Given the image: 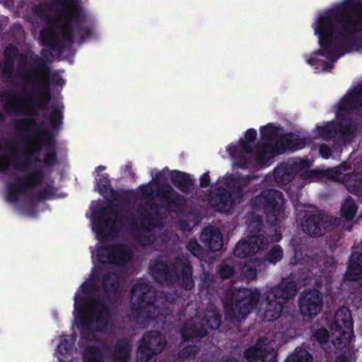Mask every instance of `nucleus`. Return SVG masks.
I'll list each match as a JSON object with an SVG mask.
<instances>
[{
	"instance_id": "nucleus-33",
	"label": "nucleus",
	"mask_w": 362,
	"mask_h": 362,
	"mask_svg": "<svg viewBox=\"0 0 362 362\" xmlns=\"http://www.w3.org/2000/svg\"><path fill=\"white\" fill-rule=\"evenodd\" d=\"M283 257V252L279 246L274 247L267 254V259L273 264L280 261Z\"/></svg>"
},
{
	"instance_id": "nucleus-23",
	"label": "nucleus",
	"mask_w": 362,
	"mask_h": 362,
	"mask_svg": "<svg viewBox=\"0 0 362 362\" xmlns=\"http://www.w3.org/2000/svg\"><path fill=\"white\" fill-rule=\"evenodd\" d=\"M94 317L98 328L103 329L107 325L110 317L109 312L103 304L96 305L94 308Z\"/></svg>"
},
{
	"instance_id": "nucleus-42",
	"label": "nucleus",
	"mask_w": 362,
	"mask_h": 362,
	"mask_svg": "<svg viewBox=\"0 0 362 362\" xmlns=\"http://www.w3.org/2000/svg\"><path fill=\"white\" fill-rule=\"evenodd\" d=\"M320 153L323 158H328L331 155V149L327 146H321Z\"/></svg>"
},
{
	"instance_id": "nucleus-13",
	"label": "nucleus",
	"mask_w": 362,
	"mask_h": 362,
	"mask_svg": "<svg viewBox=\"0 0 362 362\" xmlns=\"http://www.w3.org/2000/svg\"><path fill=\"white\" fill-rule=\"evenodd\" d=\"M337 218L327 215H315L308 218L303 223L302 227L305 233L310 235L320 236L330 225L337 226Z\"/></svg>"
},
{
	"instance_id": "nucleus-45",
	"label": "nucleus",
	"mask_w": 362,
	"mask_h": 362,
	"mask_svg": "<svg viewBox=\"0 0 362 362\" xmlns=\"http://www.w3.org/2000/svg\"><path fill=\"white\" fill-rule=\"evenodd\" d=\"M54 160V156L53 154H51L49 156H46L45 158V162L47 165H52Z\"/></svg>"
},
{
	"instance_id": "nucleus-43",
	"label": "nucleus",
	"mask_w": 362,
	"mask_h": 362,
	"mask_svg": "<svg viewBox=\"0 0 362 362\" xmlns=\"http://www.w3.org/2000/svg\"><path fill=\"white\" fill-rule=\"evenodd\" d=\"M58 350L62 354H66L69 350L68 341L66 339H62L58 346Z\"/></svg>"
},
{
	"instance_id": "nucleus-5",
	"label": "nucleus",
	"mask_w": 362,
	"mask_h": 362,
	"mask_svg": "<svg viewBox=\"0 0 362 362\" xmlns=\"http://www.w3.org/2000/svg\"><path fill=\"white\" fill-rule=\"evenodd\" d=\"M331 331L332 342L338 349H342L350 343L353 335V322L348 308L343 307L337 311Z\"/></svg>"
},
{
	"instance_id": "nucleus-20",
	"label": "nucleus",
	"mask_w": 362,
	"mask_h": 362,
	"mask_svg": "<svg viewBox=\"0 0 362 362\" xmlns=\"http://www.w3.org/2000/svg\"><path fill=\"white\" fill-rule=\"evenodd\" d=\"M202 241L211 251H218L223 247L222 237L218 229L206 228L202 235Z\"/></svg>"
},
{
	"instance_id": "nucleus-3",
	"label": "nucleus",
	"mask_w": 362,
	"mask_h": 362,
	"mask_svg": "<svg viewBox=\"0 0 362 362\" xmlns=\"http://www.w3.org/2000/svg\"><path fill=\"white\" fill-rule=\"evenodd\" d=\"M296 286L292 281H283L274 287L267 296L264 319L268 322L278 319L281 314L284 303L286 300L293 298L296 295Z\"/></svg>"
},
{
	"instance_id": "nucleus-21",
	"label": "nucleus",
	"mask_w": 362,
	"mask_h": 362,
	"mask_svg": "<svg viewBox=\"0 0 362 362\" xmlns=\"http://www.w3.org/2000/svg\"><path fill=\"white\" fill-rule=\"evenodd\" d=\"M346 276L349 280L362 279V254L356 252L351 255Z\"/></svg>"
},
{
	"instance_id": "nucleus-4",
	"label": "nucleus",
	"mask_w": 362,
	"mask_h": 362,
	"mask_svg": "<svg viewBox=\"0 0 362 362\" xmlns=\"http://www.w3.org/2000/svg\"><path fill=\"white\" fill-rule=\"evenodd\" d=\"M155 298V291L148 284L144 282L138 283L132 290L130 302L132 309L139 310V313L146 320L156 317L159 311L152 304Z\"/></svg>"
},
{
	"instance_id": "nucleus-25",
	"label": "nucleus",
	"mask_w": 362,
	"mask_h": 362,
	"mask_svg": "<svg viewBox=\"0 0 362 362\" xmlns=\"http://www.w3.org/2000/svg\"><path fill=\"white\" fill-rule=\"evenodd\" d=\"M357 206L351 198H347L342 204L340 212L341 216L347 220L354 218L356 214Z\"/></svg>"
},
{
	"instance_id": "nucleus-49",
	"label": "nucleus",
	"mask_w": 362,
	"mask_h": 362,
	"mask_svg": "<svg viewBox=\"0 0 362 362\" xmlns=\"http://www.w3.org/2000/svg\"><path fill=\"white\" fill-rule=\"evenodd\" d=\"M360 97H361V95H360V94H356V95H354V96L353 97V98H354V100H358Z\"/></svg>"
},
{
	"instance_id": "nucleus-22",
	"label": "nucleus",
	"mask_w": 362,
	"mask_h": 362,
	"mask_svg": "<svg viewBox=\"0 0 362 362\" xmlns=\"http://www.w3.org/2000/svg\"><path fill=\"white\" fill-rule=\"evenodd\" d=\"M131 346L127 341H122L118 343L113 354L114 362H127L129 356Z\"/></svg>"
},
{
	"instance_id": "nucleus-2",
	"label": "nucleus",
	"mask_w": 362,
	"mask_h": 362,
	"mask_svg": "<svg viewBox=\"0 0 362 362\" xmlns=\"http://www.w3.org/2000/svg\"><path fill=\"white\" fill-rule=\"evenodd\" d=\"M260 300L258 289L240 288L233 291L230 301L226 305V317L237 321L243 320L257 308Z\"/></svg>"
},
{
	"instance_id": "nucleus-50",
	"label": "nucleus",
	"mask_w": 362,
	"mask_h": 362,
	"mask_svg": "<svg viewBox=\"0 0 362 362\" xmlns=\"http://www.w3.org/2000/svg\"><path fill=\"white\" fill-rule=\"evenodd\" d=\"M225 362H237V361L235 358H229L228 360H227Z\"/></svg>"
},
{
	"instance_id": "nucleus-51",
	"label": "nucleus",
	"mask_w": 362,
	"mask_h": 362,
	"mask_svg": "<svg viewBox=\"0 0 362 362\" xmlns=\"http://www.w3.org/2000/svg\"><path fill=\"white\" fill-rule=\"evenodd\" d=\"M105 168L104 167H102V166H99L98 168V170H103Z\"/></svg>"
},
{
	"instance_id": "nucleus-46",
	"label": "nucleus",
	"mask_w": 362,
	"mask_h": 362,
	"mask_svg": "<svg viewBox=\"0 0 362 362\" xmlns=\"http://www.w3.org/2000/svg\"><path fill=\"white\" fill-rule=\"evenodd\" d=\"M247 267L244 268V272L245 276L247 277L248 279H252L255 276V272L254 270H251L249 274H247Z\"/></svg>"
},
{
	"instance_id": "nucleus-32",
	"label": "nucleus",
	"mask_w": 362,
	"mask_h": 362,
	"mask_svg": "<svg viewBox=\"0 0 362 362\" xmlns=\"http://www.w3.org/2000/svg\"><path fill=\"white\" fill-rule=\"evenodd\" d=\"M330 332H332L331 330ZM315 338L324 349L327 348L326 345L328 343L329 340H330L331 342L334 345L332 340V333L330 334H328L327 331L326 329H319L315 333Z\"/></svg>"
},
{
	"instance_id": "nucleus-12",
	"label": "nucleus",
	"mask_w": 362,
	"mask_h": 362,
	"mask_svg": "<svg viewBox=\"0 0 362 362\" xmlns=\"http://www.w3.org/2000/svg\"><path fill=\"white\" fill-rule=\"evenodd\" d=\"M239 182L233 181L232 187L237 189L233 190L232 192L228 189H221L211 200V206L217 211L221 212L228 211L233 204L240 202L241 193L239 189Z\"/></svg>"
},
{
	"instance_id": "nucleus-26",
	"label": "nucleus",
	"mask_w": 362,
	"mask_h": 362,
	"mask_svg": "<svg viewBox=\"0 0 362 362\" xmlns=\"http://www.w3.org/2000/svg\"><path fill=\"white\" fill-rule=\"evenodd\" d=\"M33 99H16L11 104V110H13V112L28 113L30 112L31 105L33 104Z\"/></svg>"
},
{
	"instance_id": "nucleus-31",
	"label": "nucleus",
	"mask_w": 362,
	"mask_h": 362,
	"mask_svg": "<svg viewBox=\"0 0 362 362\" xmlns=\"http://www.w3.org/2000/svg\"><path fill=\"white\" fill-rule=\"evenodd\" d=\"M83 358L84 362H102L100 351L94 347L87 349L84 352Z\"/></svg>"
},
{
	"instance_id": "nucleus-8",
	"label": "nucleus",
	"mask_w": 362,
	"mask_h": 362,
	"mask_svg": "<svg viewBox=\"0 0 362 362\" xmlns=\"http://www.w3.org/2000/svg\"><path fill=\"white\" fill-rule=\"evenodd\" d=\"M323 297L321 292L316 289L303 292L299 299L300 313L305 320L316 317L322 310Z\"/></svg>"
},
{
	"instance_id": "nucleus-30",
	"label": "nucleus",
	"mask_w": 362,
	"mask_h": 362,
	"mask_svg": "<svg viewBox=\"0 0 362 362\" xmlns=\"http://www.w3.org/2000/svg\"><path fill=\"white\" fill-rule=\"evenodd\" d=\"M182 284L187 289H191L194 286L192 278L191 267L189 265L182 267L181 275Z\"/></svg>"
},
{
	"instance_id": "nucleus-9",
	"label": "nucleus",
	"mask_w": 362,
	"mask_h": 362,
	"mask_svg": "<svg viewBox=\"0 0 362 362\" xmlns=\"http://www.w3.org/2000/svg\"><path fill=\"white\" fill-rule=\"evenodd\" d=\"M276 344L267 339H260L255 345L246 349L244 358L248 362L262 360V362H276L274 351Z\"/></svg>"
},
{
	"instance_id": "nucleus-24",
	"label": "nucleus",
	"mask_w": 362,
	"mask_h": 362,
	"mask_svg": "<svg viewBox=\"0 0 362 362\" xmlns=\"http://www.w3.org/2000/svg\"><path fill=\"white\" fill-rule=\"evenodd\" d=\"M153 276L158 281H170L167 266L163 262H158L151 267Z\"/></svg>"
},
{
	"instance_id": "nucleus-28",
	"label": "nucleus",
	"mask_w": 362,
	"mask_h": 362,
	"mask_svg": "<svg viewBox=\"0 0 362 362\" xmlns=\"http://www.w3.org/2000/svg\"><path fill=\"white\" fill-rule=\"evenodd\" d=\"M18 159L17 155L9 151L6 154L0 156V170H4L11 165V160L13 162L15 168H21V166L16 164V160Z\"/></svg>"
},
{
	"instance_id": "nucleus-34",
	"label": "nucleus",
	"mask_w": 362,
	"mask_h": 362,
	"mask_svg": "<svg viewBox=\"0 0 362 362\" xmlns=\"http://www.w3.org/2000/svg\"><path fill=\"white\" fill-rule=\"evenodd\" d=\"M184 177L185 175L181 174L180 173H176L173 176V182L174 184L180 187V189L182 190V191H187L189 189L190 187V182L189 181H187V180H184L183 183L182 182V180L184 179Z\"/></svg>"
},
{
	"instance_id": "nucleus-17",
	"label": "nucleus",
	"mask_w": 362,
	"mask_h": 362,
	"mask_svg": "<svg viewBox=\"0 0 362 362\" xmlns=\"http://www.w3.org/2000/svg\"><path fill=\"white\" fill-rule=\"evenodd\" d=\"M284 203L283 195L277 190L264 191L254 199V204L257 206H262L276 211L281 210Z\"/></svg>"
},
{
	"instance_id": "nucleus-39",
	"label": "nucleus",
	"mask_w": 362,
	"mask_h": 362,
	"mask_svg": "<svg viewBox=\"0 0 362 362\" xmlns=\"http://www.w3.org/2000/svg\"><path fill=\"white\" fill-rule=\"evenodd\" d=\"M323 130L327 131V133L322 132L320 136L324 139H328L334 136V134L336 132L335 128L334 127V125L332 124H329L325 126V128L322 129Z\"/></svg>"
},
{
	"instance_id": "nucleus-44",
	"label": "nucleus",
	"mask_w": 362,
	"mask_h": 362,
	"mask_svg": "<svg viewBox=\"0 0 362 362\" xmlns=\"http://www.w3.org/2000/svg\"><path fill=\"white\" fill-rule=\"evenodd\" d=\"M209 176L207 175V174H204L202 177H201V180H200V185L202 187H207L209 184Z\"/></svg>"
},
{
	"instance_id": "nucleus-10",
	"label": "nucleus",
	"mask_w": 362,
	"mask_h": 362,
	"mask_svg": "<svg viewBox=\"0 0 362 362\" xmlns=\"http://www.w3.org/2000/svg\"><path fill=\"white\" fill-rule=\"evenodd\" d=\"M162 210L163 208L157 209L152 207L148 216L145 215L142 219L136 233L137 239L141 245H149L155 240V233L160 229V222L158 218L156 219L153 216H158V212L160 213Z\"/></svg>"
},
{
	"instance_id": "nucleus-11",
	"label": "nucleus",
	"mask_w": 362,
	"mask_h": 362,
	"mask_svg": "<svg viewBox=\"0 0 362 362\" xmlns=\"http://www.w3.org/2000/svg\"><path fill=\"white\" fill-rule=\"evenodd\" d=\"M256 132L253 129L248 130L245 136V139L241 141V148L250 156L254 157L259 162H267L276 154L283 153L281 149H275L272 146V142L267 144L264 148L259 150V152L252 153V143L256 138Z\"/></svg>"
},
{
	"instance_id": "nucleus-6",
	"label": "nucleus",
	"mask_w": 362,
	"mask_h": 362,
	"mask_svg": "<svg viewBox=\"0 0 362 362\" xmlns=\"http://www.w3.org/2000/svg\"><path fill=\"white\" fill-rule=\"evenodd\" d=\"M165 336L157 331L146 332L139 341L136 352L137 362H153L155 356L165 347Z\"/></svg>"
},
{
	"instance_id": "nucleus-41",
	"label": "nucleus",
	"mask_w": 362,
	"mask_h": 362,
	"mask_svg": "<svg viewBox=\"0 0 362 362\" xmlns=\"http://www.w3.org/2000/svg\"><path fill=\"white\" fill-rule=\"evenodd\" d=\"M295 165L298 170H303L310 168V162L308 160L300 159L295 163Z\"/></svg>"
},
{
	"instance_id": "nucleus-7",
	"label": "nucleus",
	"mask_w": 362,
	"mask_h": 362,
	"mask_svg": "<svg viewBox=\"0 0 362 362\" xmlns=\"http://www.w3.org/2000/svg\"><path fill=\"white\" fill-rule=\"evenodd\" d=\"M74 9L71 2H67L66 8L57 18L50 21L49 28L44 29L40 33V40L43 44L52 45L54 41L57 32L62 33L64 38L69 39V22L73 16Z\"/></svg>"
},
{
	"instance_id": "nucleus-47",
	"label": "nucleus",
	"mask_w": 362,
	"mask_h": 362,
	"mask_svg": "<svg viewBox=\"0 0 362 362\" xmlns=\"http://www.w3.org/2000/svg\"><path fill=\"white\" fill-rule=\"evenodd\" d=\"M300 147H294V146H286L285 148H284V149H286V148H289V149H298V148H300Z\"/></svg>"
},
{
	"instance_id": "nucleus-29",
	"label": "nucleus",
	"mask_w": 362,
	"mask_h": 362,
	"mask_svg": "<svg viewBox=\"0 0 362 362\" xmlns=\"http://www.w3.org/2000/svg\"><path fill=\"white\" fill-rule=\"evenodd\" d=\"M206 322L208 328L216 329L219 327L221 324L220 315L214 310H210L206 314Z\"/></svg>"
},
{
	"instance_id": "nucleus-15",
	"label": "nucleus",
	"mask_w": 362,
	"mask_h": 362,
	"mask_svg": "<svg viewBox=\"0 0 362 362\" xmlns=\"http://www.w3.org/2000/svg\"><path fill=\"white\" fill-rule=\"evenodd\" d=\"M267 243L263 236H252L246 241H240L234 250V254L240 258L251 256L263 249Z\"/></svg>"
},
{
	"instance_id": "nucleus-48",
	"label": "nucleus",
	"mask_w": 362,
	"mask_h": 362,
	"mask_svg": "<svg viewBox=\"0 0 362 362\" xmlns=\"http://www.w3.org/2000/svg\"><path fill=\"white\" fill-rule=\"evenodd\" d=\"M42 98H43L44 101H47L48 100V98H49V96H48V95L47 93H45L43 95V96H42Z\"/></svg>"
},
{
	"instance_id": "nucleus-19",
	"label": "nucleus",
	"mask_w": 362,
	"mask_h": 362,
	"mask_svg": "<svg viewBox=\"0 0 362 362\" xmlns=\"http://www.w3.org/2000/svg\"><path fill=\"white\" fill-rule=\"evenodd\" d=\"M200 317H195L187 322L182 329L181 334L185 341L194 337H204L208 333V328L204 327Z\"/></svg>"
},
{
	"instance_id": "nucleus-52",
	"label": "nucleus",
	"mask_w": 362,
	"mask_h": 362,
	"mask_svg": "<svg viewBox=\"0 0 362 362\" xmlns=\"http://www.w3.org/2000/svg\"><path fill=\"white\" fill-rule=\"evenodd\" d=\"M35 151L34 149H29V151H30V153H32V152H33V151Z\"/></svg>"
},
{
	"instance_id": "nucleus-37",
	"label": "nucleus",
	"mask_w": 362,
	"mask_h": 362,
	"mask_svg": "<svg viewBox=\"0 0 362 362\" xmlns=\"http://www.w3.org/2000/svg\"><path fill=\"white\" fill-rule=\"evenodd\" d=\"M187 248L196 257H199L202 254V248L195 240H190L187 245Z\"/></svg>"
},
{
	"instance_id": "nucleus-14",
	"label": "nucleus",
	"mask_w": 362,
	"mask_h": 362,
	"mask_svg": "<svg viewBox=\"0 0 362 362\" xmlns=\"http://www.w3.org/2000/svg\"><path fill=\"white\" fill-rule=\"evenodd\" d=\"M97 254L99 260L103 263L122 264L132 257L130 249L121 245L100 248Z\"/></svg>"
},
{
	"instance_id": "nucleus-16",
	"label": "nucleus",
	"mask_w": 362,
	"mask_h": 362,
	"mask_svg": "<svg viewBox=\"0 0 362 362\" xmlns=\"http://www.w3.org/2000/svg\"><path fill=\"white\" fill-rule=\"evenodd\" d=\"M334 179L341 181L351 192L362 194V174H350L346 173L345 166L337 168Z\"/></svg>"
},
{
	"instance_id": "nucleus-18",
	"label": "nucleus",
	"mask_w": 362,
	"mask_h": 362,
	"mask_svg": "<svg viewBox=\"0 0 362 362\" xmlns=\"http://www.w3.org/2000/svg\"><path fill=\"white\" fill-rule=\"evenodd\" d=\"M40 173L35 172L23 179L15 180L9 185V194L11 195L16 196L18 194L24 193L30 187L37 185L40 182Z\"/></svg>"
},
{
	"instance_id": "nucleus-38",
	"label": "nucleus",
	"mask_w": 362,
	"mask_h": 362,
	"mask_svg": "<svg viewBox=\"0 0 362 362\" xmlns=\"http://www.w3.org/2000/svg\"><path fill=\"white\" fill-rule=\"evenodd\" d=\"M62 113L59 110H54L50 115V122L53 127H57L62 123Z\"/></svg>"
},
{
	"instance_id": "nucleus-40",
	"label": "nucleus",
	"mask_w": 362,
	"mask_h": 362,
	"mask_svg": "<svg viewBox=\"0 0 362 362\" xmlns=\"http://www.w3.org/2000/svg\"><path fill=\"white\" fill-rule=\"evenodd\" d=\"M233 274V269L229 265L222 264L220 267V275L223 279L230 277Z\"/></svg>"
},
{
	"instance_id": "nucleus-35",
	"label": "nucleus",
	"mask_w": 362,
	"mask_h": 362,
	"mask_svg": "<svg viewBox=\"0 0 362 362\" xmlns=\"http://www.w3.org/2000/svg\"><path fill=\"white\" fill-rule=\"evenodd\" d=\"M261 133L264 140H272L276 136V129L272 125H267L261 129Z\"/></svg>"
},
{
	"instance_id": "nucleus-36",
	"label": "nucleus",
	"mask_w": 362,
	"mask_h": 362,
	"mask_svg": "<svg viewBox=\"0 0 362 362\" xmlns=\"http://www.w3.org/2000/svg\"><path fill=\"white\" fill-rule=\"evenodd\" d=\"M199 349L196 346H187L180 351V356L184 358H189L195 356Z\"/></svg>"
},
{
	"instance_id": "nucleus-27",
	"label": "nucleus",
	"mask_w": 362,
	"mask_h": 362,
	"mask_svg": "<svg viewBox=\"0 0 362 362\" xmlns=\"http://www.w3.org/2000/svg\"><path fill=\"white\" fill-rule=\"evenodd\" d=\"M313 358L305 349H296L286 359V362H312Z\"/></svg>"
},
{
	"instance_id": "nucleus-1",
	"label": "nucleus",
	"mask_w": 362,
	"mask_h": 362,
	"mask_svg": "<svg viewBox=\"0 0 362 362\" xmlns=\"http://www.w3.org/2000/svg\"><path fill=\"white\" fill-rule=\"evenodd\" d=\"M362 28V11L354 1H349L339 12L338 18L325 15L315 25V33L320 39L329 38L342 30L354 33Z\"/></svg>"
}]
</instances>
